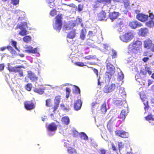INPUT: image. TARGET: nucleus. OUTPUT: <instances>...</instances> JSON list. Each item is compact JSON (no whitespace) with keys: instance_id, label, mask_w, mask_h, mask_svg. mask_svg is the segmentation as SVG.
Instances as JSON below:
<instances>
[{"instance_id":"1","label":"nucleus","mask_w":154,"mask_h":154,"mask_svg":"<svg viewBox=\"0 0 154 154\" xmlns=\"http://www.w3.org/2000/svg\"><path fill=\"white\" fill-rule=\"evenodd\" d=\"M142 42L141 41L137 40L134 42L131 43L128 46V49L132 56L134 57L142 49Z\"/></svg>"},{"instance_id":"2","label":"nucleus","mask_w":154,"mask_h":154,"mask_svg":"<svg viewBox=\"0 0 154 154\" xmlns=\"http://www.w3.org/2000/svg\"><path fill=\"white\" fill-rule=\"evenodd\" d=\"M55 18L56 19L54 24H53V27L54 29L58 30L59 32L61 29L62 26V16L61 14L57 15Z\"/></svg>"},{"instance_id":"3","label":"nucleus","mask_w":154,"mask_h":154,"mask_svg":"<svg viewBox=\"0 0 154 154\" xmlns=\"http://www.w3.org/2000/svg\"><path fill=\"white\" fill-rule=\"evenodd\" d=\"M35 101L32 100L26 101L24 103V107L27 110H30L35 109Z\"/></svg>"},{"instance_id":"4","label":"nucleus","mask_w":154,"mask_h":154,"mask_svg":"<svg viewBox=\"0 0 154 154\" xmlns=\"http://www.w3.org/2000/svg\"><path fill=\"white\" fill-rule=\"evenodd\" d=\"M134 37L133 35L131 32L125 33L120 36V39L123 42H128L131 41Z\"/></svg>"},{"instance_id":"5","label":"nucleus","mask_w":154,"mask_h":154,"mask_svg":"<svg viewBox=\"0 0 154 154\" xmlns=\"http://www.w3.org/2000/svg\"><path fill=\"white\" fill-rule=\"evenodd\" d=\"M115 134L116 136L123 138H127L128 137V133L123 131V130H117L115 131Z\"/></svg>"},{"instance_id":"6","label":"nucleus","mask_w":154,"mask_h":154,"mask_svg":"<svg viewBox=\"0 0 154 154\" xmlns=\"http://www.w3.org/2000/svg\"><path fill=\"white\" fill-rule=\"evenodd\" d=\"M116 87V85L114 83L112 84L111 85H106L104 88L103 91L105 93H108L114 91Z\"/></svg>"},{"instance_id":"7","label":"nucleus","mask_w":154,"mask_h":154,"mask_svg":"<svg viewBox=\"0 0 154 154\" xmlns=\"http://www.w3.org/2000/svg\"><path fill=\"white\" fill-rule=\"evenodd\" d=\"M136 17L140 21L143 22L148 20L149 17L147 15L142 13H139L137 15Z\"/></svg>"},{"instance_id":"8","label":"nucleus","mask_w":154,"mask_h":154,"mask_svg":"<svg viewBox=\"0 0 154 154\" xmlns=\"http://www.w3.org/2000/svg\"><path fill=\"white\" fill-rule=\"evenodd\" d=\"M129 26L133 29H135L137 27H141L142 24L136 20H134L129 22Z\"/></svg>"},{"instance_id":"9","label":"nucleus","mask_w":154,"mask_h":154,"mask_svg":"<svg viewBox=\"0 0 154 154\" xmlns=\"http://www.w3.org/2000/svg\"><path fill=\"white\" fill-rule=\"evenodd\" d=\"M97 18L99 21L106 20V13L104 11H101L97 14Z\"/></svg>"},{"instance_id":"10","label":"nucleus","mask_w":154,"mask_h":154,"mask_svg":"<svg viewBox=\"0 0 154 154\" xmlns=\"http://www.w3.org/2000/svg\"><path fill=\"white\" fill-rule=\"evenodd\" d=\"M28 76L32 82H36L38 80V77L31 71L28 72Z\"/></svg>"},{"instance_id":"11","label":"nucleus","mask_w":154,"mask_h":154,"mask_svg":"<svg viewBox=\"0 0 154 154\" xmlns=\"http://www.w3.org/2000/svg\"><path fill=\"white\" fill-rule=\"evenodd\" d=\"M143 45L145 48L149 49L152 45V41L150 39H147L143 41Z\"/></svg>"},{"instance_id":"12","label":"nucleus","mask_w":154,"mask_h":154,"mask_svg":"<svg viewBox=\"0 0 154 154\" xmlns=\"http://www.w3.org/2000/svg\"><path fill=\"white\" fill-rule=\"evenodd\" d=\"M57 125L54 122H52L49 124L47 127V129L48 131H55L57 130Z\"/></svg>"},{"instance_id":"13","label":"nucleus","mask_w":154,"mask_h":154,"mask_svg":"<svg viewBox=\"0 0 154 154\" xmlns=\"http://www.w3.org/2000/svg\"><path fill=\"white\" fill-rule=\"evenodd\" d=\"M119 14L118 12L114 11L109 13V17L112 21L117 19L119 16Z\"/></svg>"},{"instance_id":"14","label":"nucleus","mask_w":154,"mask_h":154,"mask_svg":"<svg viewBox=\"0 0 154 154\" xmlns=\"http://www.w3.org/2000/svg\"><path fill=\"white\" fill-rule=\"evenodd\" d=\"M82 104V101L80 99L77 100L75 102L74 105V108L76 110H79L81 108Z\"/></svg>"},{"instance_id":"15","label":"nucleus","mask_w":154,"mask_h":154,"mask_svg":"<svg viewBox=\"0 0 154 154\" xmlns=\"http://www.w3.org/2000/svg\"><path fill=\"white\" fill-rule=\"evenodd\" d=\"M76 34V30L72 29L68 33L66 38L72 39L75 37Z\"/></svg>"},{"instance_id":"16","label":"nucleus","mask_w":154,"mask_h":154,"mask_svg":"<svg viewBox=\"0 0 154 154\" xmlns=\"http://www.w3.org/2000/svg\"><path fill=\"white\" fill-rule=\"evenodd\" d=\"M26 52L29 53H37L38 48H37L33 49L31 46H28L26 47Z\"/></svg>"},{"instance_id":"17","label":"nucleus","mask_w":154,"mask_h":154,"mask_svg":"<svg viewBox=\"0 0 154 154\" xmlns=\"http://www.w3.org/2000/svg\"><path fill=\"white\" fill-rule=\"evenodd\" d=\"M147 72L150 75L152 74V72L150 70V68L146 66L145 67V69H143L140 70V73L143 75H146Z\"/></svg>"},{"instance_id":"18","label":"nucleus","mask_w":154,"mask_h":154,"mask_svg":"<svg viewBox=\"0 0 154 154\" xmlns=\"http://www.w3.org/2000/svg\"><path fill=\"white\" fill-rule=\"evenodd\" d=\"M139 33L142 36H145L148 33V30L147 28H141L139 30Z\"/></svg>"},{"instance_id":"19","label":"nucleus","mask_w":154,"mask_h":154,"mask_svg":"<svg viewBox=\"0 0 154 154\" xmlns=\"http://www.w3.org/2000/svg\"><path fill=\"white\" fill-rule=\"evenodd\" d=\"M23 68H24V67L22 66L15 67V72H18L20 76H23V73L21 69Z\"/></svg>"},{"instance_id":"20","label":"nucleus","mask_w":154,"mask_h":154,"mask_svg":"<svg viewBox=\"0 0 154 154\" xmlns=\"http://www.w3.org/2000/svg\"><path fill=\"white\" fill-rule=\"evenodd\" d=\"M106 68L107 71H111L112 72H115V68L112 64L110 63H107L106 65Z\"/></svg>"},{"instance_id":"21","label":"nucleus","mask_w":154,"mask_h":154,"mask_svg":"<svg viewBox=\"0 0 154 154\" xmlns=\"http://www.w3.org/2000/svg\"><path fill=\"white\" fill-rule=\"evenodd\" d=\"M61 121L63 124L66 125H68L70 123V120L68 116H64L62 118Z\"/></svg>"},{"instance_id":"22","label":"nucleus","mask_w":154,"mask_h":154,"mask_svg":"<svg viewBox=\"0 0 154 154\" xmlns=\"http://www.w3.org/2000/svg\"><path fill=\"white\" fill-rule=\"evenodd\" d=\"M86 30L85 28L82 29L80 35V38L82 40H84L85 38V35L86 33Z\"/></svg>"},{"instance_id":"23","label":"nucleus","mask_w":154,"mask_h":154,"mask_svg":"<svg viewBox=\"0 0 154 154\" xmlns=\"http://www.w3.org/2000/svg\"><path fill=\"white\" fill-rule=\"evenodd\" d=\"M27 26V23L26 22H22L20 24H17L16 27V29H25V27Z\"/></svg>"},{"instance_id":"24","label":"nucleus","mask_w":154,"mask_h":154,"mask_svg":"<svg viewBox=\"0 0 154 154\" xmlns=\"http://www.w3.org/2000/svg\"><path fill=\"white\" fill-rule=\"evenodd\" d=\"M145 25L150 28L154 27V21L152 20H149L146 22Z\"/></svg>"},{"instance_id":"25","label":"nucleus","mask_w":154,"mask_h":154,"mask_svg":"<svg viewBox=\"0 0 154 154\" xmlns=\"http://www.w3.org/2000/svg\"><path fill=\"white\" fill-rule=\"evenodd\" d=\"M100 111L103 114H105L107 111L106 104L105 102L100 107Z\"/></svg>"},{"instance_id":"26","label":"nucleus","mask_w":154,"mask_h":154,"mask_svg":"<svg viewBox=\"0 0 154 154\" xmlns=\"http://www.w3.org/2000/svg\"><path fill=\"white\" fill-rule=\"evenodd\" d=\"M45 89L44 88H35L33 90V91L36 93H38L39 94H42L44 92V90Z\"/></svg>"},{"instance_id":"27","label":"nucleus","mask_w":154,"mask_h":154,"mask_svg":"<svg viewBox=\"0 0 154 154\" xmlns=\"http://www.w3.org/2000/svg\"><path fill=\"white\" fill-rule=\"evenodd\" d=\"M75 89L73 90V93L75 94H79L80 96L81 91L79 88L76 85H74Z\"/></svg>"},{"instance_id":"28","label":"nucleus","mask_w":154,"mask_h":154,"mask_svg":"<svg viewBox=\"0 0 154 154\" xmlns=\"http://www.w3.org/2000/svg\"><path fill=\"white\" fill-rule=\"evenodd\" d=\"M67 152L69 154H76L77 153L76 150L71 147H69L68 149Z\"/></svg>"},{"instance_id":"29","label":"nucleus","mask_w":154,"mask_h":154,"mask_svg":"<svg viewBox=\"0 0 154 154\" xmlns=\"http://www.w3.org/2000/svg\"><path fill=\"white\" fill-rule=\"evenodd\" d=\"M84 58L85 60H90L91 59H97V60H98V58L96 57V55H89L86 56L84 57Z\"/></svg>"},{"instance_id":"30","label":"nucleus","mask_w":154,"mask_h":154,"mask_svg":"<svg viewBox=\"0 0 154 154\" xmlns=\"http://www.w3.org/2000/svg\"><path fill=\"white\" fill-rule=\"evenodd\" d=\"M80 137L84 140H87L88 139V137L84 132H81L80 133Z\"/></svg>"},{"instance_id":"31","label":"nucleus","mask_w":154,"mask_h":154,"mask_svg":"<svg viewBox=\"0 0 154 154\" xmlns=\"http://www.w3.org/2000/svg\"><path fill=\"white\" fill-rule=\"evenodd\" d=\"M114 72H112L111 71H107L105 73V75L109 80H110L112 75L114 74Z\"/></svg>"},{"instance_id":"32","label":"nucleus","mask_w":154,"mask_h":154,"mask_svg":"<svg viewBox=\"0 0 154 154\" xmlns=\"http://www.w3.org/2000/svg\"><path fill=\"white\" fill-rule=\"evenodd\" d=\"M7 49L12 54H15L16 52L15 50L13 49L12 47L10 45H8L6 46Z\"/></svg>"},{"instance_id":"33","label":"nucleus","mask_w":154,"mask_h":154,"mask_svg":"<svg viewBox=\"0 0 154 154\" xmlns=\"http://www.w3.org/2000/svg\"><path fill=\"white\" fill-rule=\"evenodd\" d=\"M31 40V37L30 36L27 35L24 36L23 38V40L24 42L28 43Z\"/></svg>"},{"instance_id":"34","label":"nucleus","mask_w":154,"mask_h":154,"mask_svg":"<svg viewBox=\"0 0 154 154\" xmlns=\"http://www.w3.org/2000/svg\"><path fill=\"white\" fill-rule=\"evenodd\" d=\"M21 29V31L19 32V34L21 36H24L27 34V31L25 29Z\"/></svg>"},{"instance_id":"35","label":"nucleus","mask_w":154,"mask_h":154,"mask_svg":"<svg viewBox=\"0 0 154 154\" xmlns=\"http://www.w3.org/2000/svg\"><path fill=\"white\" fill-rule=\"evenodd\" d=\"M60 96L58 95L56 96L54 100V103L59 104L60 102Z\"/></svg>"},{"instance_id":"36","label":"nucleus","mask_w":154,"mask_h":154,"mask_svg":"<svg viewBox=\"0 0 154 154\" xmlns=\"http://www.w3.org/2000/svg\"><path fill=\"white\" fill-rule=\"evenodd\" d=\"M65 90L66 91V97L68 98L70 94L71 89L70 88L67 87L66 88Z\"/></svg>"},{"instance_id":"37","label":"nucleus","mask_w":154,"mask_h":154,"mask_svg":"<svg viewBox=\"0 0 154 154\" xmlns=\"http://www.w3.org/2000/svg\"><path fill=\"white\" fill-rule=\"evenodd\" d=\"M125 117V111L123 110H122L121 112L120 115V118L122 119H124Z\"/></svg>"},{"instance_id":"38","label":"nucleus","mask_w":154,"mask_h":154,"mask_svg":"<svg viewBox=\"0 0 154 154\" xmlns=\"http://www.w3.org/2000/svg\"><path fill=\"white\" fill-rule=\"evenodd\" d=\"M32 88V85L31 83L27 84L25 86V89L28 91H30L31 90Z\"/></svg>"},{"instance_id":"39","label":"nucleus","mask_w":154,"mask_h":154,"mask_svg":"<svg viewBox=\"0 0 154 154\" xmlns=\"http://www.w3.org/2000/svg\"><path fill=\"white\" fill-rule=\"evenodd\" d=\"M145 119L147 121L152 120L153 121L154 119L151 114L145 117Z\"/></svg>"},{"instance_id":"40","label":"nucleus","mask_w":154,"mask_h":154,"mask_svg":"<svg viewBox=\"0 0 154 154\" xmlns=\"http://www.w3.org/2000/svg\"><path fill=\"white\" fill-rule=\"evenodd\" d=\"M51 99H48L45 100V105L48 107L50 106L51 105Z\"/></svg>"},{"instance_id":"41","label":"nucleus","mask_w":154,"mask_h":154,"mask_svg":"<svg viewBox=\"0 0 154 154\" xmlns=\"http://www.w3.org/2000/svg\"><path fill=\"white\" fill-rule=\"evenodd\" d=\"M57 14V11L55 9H53L51 10L50 13V14L52 17L54 16Z\"/></svg>"},{"instance_id":"42","label":"nucleus","mask_w":154,"mask_h":154,"mask_svg":"<svg viewBox=\"0 0 154 154\" xmlns=\"http://www.w3.org/2000/svg\"><path fill=\"white\" fill-rule=\"evenodd\" d=\"M112 58H115L117 57V52L114 50H112Z\"/></svg>"},{"instance_id":"43","label":"nucleus","mask_w":154,"mask_h":154,"mask_svg":"<svg viewBox=\"0 0 154 154\" xmlns=\"http://www.w3.org/2000/svg\"><path fill=\"white\" fill-rule=\"evenodd\" d=\"M106 150L103 149H99L98 153L99 154H106Z\"/></svg>"},{"instance_id":"44","label":"nucleus","mask_w":154,"mask_h":154,"mask_svg":"<svg viewBox=\"0 0 154 154\" xmlns=\"http://www.w3.org/2000/svg\"><path fill=\"white\" fill-rule=\"evenodd\" d=\"M11 45L14 47V48L16 49H17V42L14 41L12 40L11 41Z\"/></svg>"},{"instance_id":"45","label":"nucleus","mask_w":154,"mask_h":154,"mask_svg":"<svg viewBox=\"0 0 154 154\" xmlns=\"http://www.w3.org/2000/svg\"><path fill=\"white\" fill-rule=\"evenodd\" d=\"M76 65L79 66H86L83 62H77L75 63Z\"/></svg>"},{"instance_id":"46","label":"nucleus","mask_w":154,"mask_h":154,"mask_svg":"<svg viewBox=\"0 0 154 154\" xmlns=\"http://www.w3.org/2000/svg\"><path fill=\"white\" fill-rule=\"evenodd\" d=\"M8 69L10 72H15V67H9Z\"/></svg>"},{"instance_id":"47","label":"nucleus","mask_w":154,"mask_h":154,"mask_svg":"<svg viewBox=\"0 0 154 154\" xmlns=\"http://www.w3.org/2000/svg\"><path fill=\"white\" fill-rule=\"evenodd\" d=\"M11 2L14 5H16L19 3V0H11Z\"/></svg>"},{"instance_id":"48","label":"nucleus","mask_w":154,"mask_h":154,"mask_svg":"<svg viewBox=\"0 0 154 154\" xmlns=\"http://www.w3.org/2000/svg\"><path fill=\"white\" fill-rule=\"evenodd\" d=\"M59 104L54 103V105L53 108V111H56L59 107Z\"/></svg>"},{"instance_id":"49","label":"nucleus","mask_w":154,"mask_h":154,"mask_svg":"<svg viewBox=\"0 0 154 154\" xmlns=\"http://www.w3.org/2000/svg\"><path fill=\"white\" fill-rule=\"evenodd\" d=\"M69 26H72L70 28H69L68 29V27L67 26L66 27V29L68 30V29H71L72 28L74 27L75 26V25L74 23H69L68 25L69 27Z\"/></svg>"},{"instance_id":"50","label":"nucleus","mask_w":154,"mask_h":154,"mask_svg":"<svg viewBox=\"0 0 154 154\" xmlns=\"http://www.w3.org/2000/svg\"><path fill=\"white\" fill-rule=\"evenodd\" d=\"M118 146L119 149L120 150V149H122L123 148V145L122 144V142H120L118 143Z\"/></svg>"},{"instance_id":"51","label":"nucleus","mask_w":154,"mask_h":154,"mask_svg":"<svg viewBox=\"0 0 154 154\" xmlns=\"http://www.w3.org/2000/svg\"><path fill=\"white\" fill-rule=\"evenodd\" d=\"M103 3H104L105 4H110L111 2V0H103Z\"/></svg>"},{"instance_id":"52","label":"nucleus","mask_w":154,"mask_h":154,"mask_svg":"<svg viewBox=\"0 0 154 154\" xmlns=\"http://www.w3.org/2000/svg\"><path fill=\"white\" fill-rule=\"evenodd\" d=\"M98 103L97 102H93V103H92L91 104V107L92 108H95V107L97 105H98Z\"/></svg>"},{"instance_id":"53","label":"nucleus","mask_w":154,"mask_h":154,"mask_svg":"<svg viewBox=\"0 0 154 154\" xmlns=\"http://www.w3.org/2000/svg\"><path fill=\"white\" fill-rule=\"evenodd\" d=\"M91 68L94 71V73L96 74L97 76L98 75V70L97 69H96L95 68H94L93 67H91Z\"/></svg>"},{"instance_id":"54","label":"nucleus","mask_w":154,"mask_h":154,"mask_svg":"<svg viewBox=\"0 0 154 154\" xmlns=\"http://www.w3.org/2000/svg\"><path fill=\"white\" fill-rule=\"evenodd\" d=\"M148 17L150 19V20H152L154 21V15L150 13Z\"/></svg>"},{"instance_id":"55","label":"nucleus","mask_w":154,"mask_h":154,"mask_svg":"<svg viewBox=\"0 0 154 154\" xmlns=\"http://www.w3.org/2000/svg\"><path fill=\"white\" fill-rule=\"evenodd\" d=\"M124 78V75L122 73H121L120 75H119L118 79L120 80H121L123 79Z\"/></svg>"},{"instance_id":"56","label":"nucleus","mask_w":154,"mask_h":154,"mask_svg":"<svg viewBox=\"0 0 154 154\" xmlns=\"http://www.w3.org/2000/svg\"><path fill=\"white\" fill-rule=\"evenodd\" d=\"M123 24V22L122 21H120L119 23H117L116 26L117 27H121Z\"/></svg>"},{"instance_id":"57","label":"nucleus","mask_w":154,"mask_h":154,"mask_svg":"<svg viewBox=\"0 0 154 154\" xmlns=\"http://www.w3.org/2000/svg\"><path fill=\"white\" fill-rule=\"evenodd\" d=\"M5 65L4 64L2 63L0 64V71H2L4 68Z\"/></svg>"},{"instance_id":"58","label":"nucleus","mask_w":154,"mask_h":154,"mask_svg":"<svg viewBox=\"0 0 154 154\" xmlns=\"http://www.w3.org/2000/svg\"><path fill=\"white\" fill-rule=\"evenodd\" d=\"M149 58L148 57H144L142 59V60L144 62H146L149 60Z\"/></svg>"},{"instance_id":"59","label":"nucleus","mask_w":154,"mask_h":154,"mask_svg":"<svg viewBox=\"0 0 154 154\" xmlns=\"http://www.w3.org/2000/svg\"><path fill=\"white\" fill-rule=\"evenodd\" d=\"M83 10V8L81 7V5H79L78 8V11L79 12L82 11Z\"/></svg>"},{"instance_id":"60","label":"nucleus","mask_w":154,"mask_h":154,"mask_svg":"<svg viewBox=\"0 0 154 154\" xmlns=\"http://www.w3.org/2000/svg\"><path fill=\"white\" fill-rule=\"evenodd\" d=\"M6 49H7L6 46L2 47L0 48V51H3Z\"/></svg>"},{"instance_id":"61","label":"nucleus","mask_w":154,"mask_h":154,"mask_svg":"<svg viewBox=\"0 0 154 154\" xmlns=\"http://www.w3.org/2000/svg\"><path fill=\"white\" fill-rule=\"evenodd\" d=\"M112 149L114 151H116V147L113 144H112Z\"/></svg>"},{"instance_id":"62","label":"nucleus","mask_w":154,"mask_h":154,"mask_svg":"<svg viewBox=\"0 0 154 154\" xmlns=\"http://www.w3.org/2000/svg\"><path fill=\"white\" fill-rule=\"evenodd\" d=\"M87 63L91 65H97V63H95L91 62H88Z\"/></svg>"},{"instance_id":"63","label":"nucleus","mask_w":154,"mask_h":154,"mask_svg":"<svg viewBox=\"0 0 154 154\" xmlns=\"http://www.w3.org/2000/svg\"><path fill=\"white\" fill-rule=\"evenodd\" d=\"M55 0H47V2L48 4L53 2Z\"/></svg>"},{"instance_id":"64","label":"nucleus","mask_w":154,"mask_h":154,"mask_svg":"<svg viewBox=\"0 0 154 154\" xmlns=\"http://www.w3.org/2000/svg\"><path fill=\"white\" fill-rule=\"evenodd\" d=\"M93 33L92 31H89L88 32V35L91 36L93 35Z\"/></svg>"}]
</instances>
